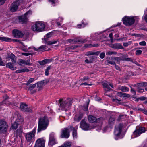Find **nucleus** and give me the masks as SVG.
<instances>
[{
  "instance_id": "nucleus-1",
  "label": "nucleus",
  "mask_w": 147,
  "mask_h": 147,
  "mask_svg": "<svg viewBox=\"0 0 147 147\" xmlns=\"http://www.w3.org/2000/svg\"><path fill=\"white\" fill-rule=\"evenodd\" d=\"M49 124V121L47 116L39 119L37 131L40 132L46 129Z\"/></svg>"
},
{
  "instance_id": "nucleus-2",
  "label": "nucleus",
  "mask_w": 147,
  "mask_h": 147,
  "mask_svg": "<svg viewBox=\"0 0 147 147\" xmlns=\"http://www.w3.org/2000/svg\"><path fill=\"white\" fill-rule=\"evenodd\" d=\"M58 105L62 109H65L67 111L70 109L73 102L72 100L70 99H67L66 100H63V99H60L59 100Z\"/></svg>"
},
{
  "instance_id": "nucleus-3",
  "label": "nucleus",
  "mask_w": 147,
  "mask_h": 147,
  "mask_svg": "<svg viewBox=\"0 0 147 147\" xmlns=\"http://www.w3.org/2000/svg\"><path fill=\"white\" fill-rule=\"evenodd\" d=\"M123 126V124L121 123L115 126V128L114 133L115 136V139L116 140H117L119 138H123V136L121 134L122 129Z\"/></svg>"
},
{
  "instance_id": "nucleus-4",
  "label": "nucleus",
  "mask_w": 147,
  "mask_h": 147,
  "mask_svg": "<svg viewBox=\"0 0 147 147\" xmlns=\"http://www.w3.org/2000/svg\"><path fill=\"white\" fill-rule=\"evenodd\" d=\"M45 28V26L43 24L38 22L33 25L31 28L34 31L39 32L43 31Z\"/></svg>"
},
{
  "instance_id": "nucleus-5",
  "label": "nucleus",
  "mask_w": 147,
  "mask_h": 147,
  "mask_svg": "<svg viewBox=\"0 0 147 147\" xmlns=\"http://www.w3.org/2000/svg\"><path fill=\"white\" fill-rule=\"evenodd\" d=\"M36 131V128H34L32 131L25 133V137L27 142L30 143L33 140L35 137V133Z\"/></svg>"
},
{
  "instance_id": "nucleus-6",
  "label": "nucleus",
  "mask_w": 147,
  "mask_h": 147,
  "mask_svg": "<svg viewBox=\"0 0 147 147\" xmlns=\"http://www.w3.org/2000/svg\"><path fill=\"white\" fill-rule=\"evenodd\" d=\"M123 23L127 26H129L132 25L134 23L135 20L133 17L125 16L122 19Z\"/></svg>"
},
{
  "instance_id": "nucleus-7",
  "label": "nucleus",
  "mask_w": 147,
  "mask_h": 147,
  "mask_svg": "<svg viewBox=\"0 0 147 147\" xmlns=\"http://www.w3.org/2000/svg\"><path fill=\"white\" fill-rule=\"evenodd\" d=\"M23 1V0H16L12 4L10 7V10L12 12L16 11L18 8V6Z\"/></svg>"
},
{
  "instance_id": "nucleus-8",
  "label": "nucleus",
  "mask_w": 147,
  "mask_h": 147,
  "mask_svg": "<svg viewBox=\"0 0 147 147\" xmlns=\"http://www.w3.org/2000/svg\"><path fill=\"white\" fill-rule=\"evenodd\" d=\"M8 127L7 124L5 121L0 120V133L6 132Z\"/></svg>"
},
{
  "instance_id": "nucleus-9",
  "label": "nucleus",
  "mask_w": 147,
  "mask_h": 147,
  "mask_svg": "<svg viewBox=\"0 0 147 147\" xmlns=\"http://www.w3.org/2000/svg\"><path fill=\"white\" fill-rule=\"evenodd\" d=\"M146 131L145 128L143 127H137L133 132L135 137H137L140 136L142 133H144Z\"/></svg>"
},
{
  "instance_id": "nucleus-10",
  "label": "nucleus",
  "mask_w": 147,
  "mask_h": 147,
  "mask_svg": "<svg viewBox=\"0 0 147 147\" xmlns=\"http://www.w3.org/2000/svg\"><path fill=\"white\" fill-rule=\"evenodd\" d=\"M31 11L29 10L25 13L24 15L20 16L19 17V22L22 23L26 22L28 20L27 16L28 15L31 14Z\"/></svg>"
},
{
  "instance_id": "nucleus-11",
  "label": "nucleus",
  "mask_w": 147,
  "mask_h": 147,
  "mask_svg": "<svg viewBox=\"0 0 147 147\" xmlns=\"http://www.w3.org/2000/svg\"><path fill=\"white\" fill-rule=\"evenodd\" d=\"M127 57V55H123L122 57V59L120 57H112L111 59L112 60H116L118 62H119L121 60L129 61H132L133 59L130 58H126Z\"/></svg>"
},
{
  "instance_id": "nucleus-12",
  "label": "nucleus",
  "mask_w": 147,
  "mask_h": 147,
  "mask_svg": "<svg viewBox=\"0 0 147 147\" xmlns=\"http://www.w3.org/2000/svg\"><path fill=\"white\" fill-rule=\"evenodd\" d=\"M80 127L84 130H88L91 129L89 125L86 123L84 120L81 121L80 123Z\"/></svg>"
},
{
  "instance_id": "nucleus-13",
  "label": "nucleus",
  "mask_w": 147,
  "mask_h": 147,
  "mask_svg": "<svg viewBox=\"0 0 147 147\" xmlns=\"http://www.w3.org/2000/svg\"><path fill=\"white\" fill-rule=\"evenodd\" d=\"M56 143L54 136V134L52 133L50 134L49 136V142L48 145L49 146H52Z\"/></svg>"
},
{
  "instance_id": "nucleus-14",
  "label": "nucleus",
  "mask_w": 147,
  "mask_h": 147,
  "mask_svg": "<svg viewBox=\"0 0 147 147\" xmlns=\"http://www.w3.org/2000/svg\"><path fill=\"white\" fill-rule=\"evenodd\" d=\"M45 140L42 138L38 139L36 141L35 147H44Z\"/></svg>"
},
{
  "instance_id": "nucleus-15",
  "label": "nucleus",
  "mask_w": 147,
  "mask_h": 147,
  "mask_svg": "<svg viewBox=\"0 0 147 147\" xmlns=\"http://www.w3.org/2000/svg\"><path fill=\"white\" fill-rule=\"evenodd\" d=\"M69 129H68L65 128L64 129L62 130L61 137L67 138L69 137Z\"/></svg>"
},
{
  "instance_id": "nucleus-16",
  "label": "nucleus",
  "mask_w": 147,
  "mask_h": 147,
  "mask_svg": "<svg viewBox=\"0 0 147 147\" xmlns=\"http://www.w3.org/2000/svg\"><path fill=\"white\" fill-rule=\"evenodd\" d=\"M13 34L15 37L22 38L23 37L24 34L20 31L16 29H14L13 31Z\"/></svg>"
},
{
  "instance_id": "nucleus-17",
  "label": "nucleus",
  "mask_w": 147,
  "mask_h": 147,
  "mask_svg": "<svg viewBox=\"0 0 147 147\" xmlns=\"http://www.w3.org/2000/svg\"><path fill=\"white\" fill-rule=\"evenodd\" d=\"M21 109L24 112H28L30 113L32 112V110L27 107V105L26 104L21 103L20 105Z\"/></svg>"
},
{
  "instance_id": "nucleus-18",
  "label": "nucleus",
  "mask_w": 147,
  "mask_h": 147,
  "mask_svg": "<svg viewBox=\"0 0 147 147\" xmlns=\"http://www.w3.org/2000/svg\"><path fill=\"white\" fill-rule=\"evenodd\" d=\"M68 41L70 43L74 44L77 43L78 42L82 43H84L86 42L87 40L85 39H78V40L70 39L68 40Z\"/></svg>"
},
{
  "instance_id": "nucleus-19",
  "label": "nucleus",
  "mask_w": 147,
  "mask_h": 147,
  "mask_svg": "<svg viewBox=\"0 0 147 147\" xmlns=\"http://www.w3.org/2000/svg\"><path fill=\"white\" fill-rule=\"evenodd\" d=\"M111 47L115 49H123V47L122 45L120 43H115L111 45Z\"/></svg>"
},
{
  "instance_id": "nucleus-20",
  "label": "nucleus",
  "mask_w": 147,
  "mask_h": 147,
  "mask_svg": "<svg viewBox=\"0 0 147 147\" xmlns=\"http://www.w3.org/2000/svg\"><path fill=\"white\" fill-rule=\"evenodd\" d=\"M115 119V116L113 115L111 116L109 119V124L110 125H113L114 124Z\"/></svg>"
},
{
  "instance_id": "nucleus-21",
  "label": "nucleus",
  "mask_w": 147,
  "mask_h": 147,
  "mask_svg": "<svg viewBox=\"0 0 147 147\" xmlns=\"http://www.w3.org/2000/svg\"><path fill=\"white\" fill-rule=\"evenodd\" d=\"M88 120L90 123H92L96 121H97L98 119H97L95 117L90 115L88 116Z\"/></svg>"
},
{
  "instance_id": "nucleus-22",
  "label": "nucleus",
  "mask_w": 147,
  "mask_h": 147,
  "mask_svg": "<svg viewBox=\"0 0 147 147\" xmlns=\"http://www.w3.org/2000/svg\"><path fill=\"white\" fill-rule=\"evenodd\" d=\"M6 66L8 68L13 70H14L16 69V68L14 67L13 63L11 62H10L7 63L6 64Z\"/></svg>"
},
{
  "instance_id": "nucleus-23",
  "label": "nucleus",
  "mask_w": 147,
  "mask_h": 147,
  "mask_svg": "<svg viewBox=\"0 0 147 147\" xmlns=\"http://www.w3.org/2000/svg\"><path fill=\"white\" fill-rule=\"evenodd\" d=\"M117 95L121 97L129 98L130 97V95L126 93H122L121 92H118L117 93Z\"/></svg>"
},
{
  "instance_id": "nucleus-24",
  "label": "nucleus",
  "mask_w": 147,
  "mask_h": 147,
  "mask_svg": "<svg viewBox=\"0 0 147 147\" xmlns=\"http://www.w3.org/2000/svg\"><path fill=\"white\" fill-rule=\"evenodd\" d=\"M83 117V115L80 114L79 115H76L74 118V120L75 121L79 122Z\"/></svg>"
},
{
  "instance_id": "nucleus-25",
  "label": "nucleus",
  "mask_w": 147,
  "mask_h": 147,
  "mask_svg": "<svg viewBox=\"0 0 147 147\" xmlns=\"http://www.w3.org/2000/svg\"><path fill=\"white\" fill-rule=\"evenodd\" d=\"M8 57L11 59V61L13 63H16V57L13 54L11 53L9 55Z\"/></svg>"
},
{
  "instance_id": "nucleus-26",
  "label": "nucleus",
  "mask_w": 147,
  "mask_h": 147,
  "mask_svg": "<svg viewBox=\"0 0 147 147\" xmlns=\"http://www.w3.org/2000/svg\"><path fill=\"white\" fill-rule=\"evenodd\" d=\"M102 85L104 88H105L106 89L105 90L107 91H109L110 90L111 88L109 86L108 84L105 82H102Z\"/></svg>"
},
{
  "instance_id": "nucleus-27",
  "label": "nucleus",
  "mask_w": 147,
  "mask_h": 147,
  "mask_svg": "<svg viewBox=\"0 0 147 147\" xmlns=\"http://www.w3.org/2000/svg\"><path fill=\"white\" fill-rule=\"evenodd\" d=\"M18 64L19 65L22 66V64H25L26 65H30L29 63H26V61L24 60L20 59H19V61L18 63Z\"/></svg>"
},
{
  "instance_id": "nucleus-28",
  "label": "nucleus",
  "mask_w": 147,
  "mask_h": 147,
  "mask_svg": "<svg viewBox=\"0 0 147 147\" xmlns=\"http://www.w3.org/2000/svg\"><path fill=\"white\" fill-rule=\"evenodd\" d=\"M0 40L2 41L9 42L11 40V39L10 38L8 37L0 36Z\"/></svg>"
},
{
  "instance_id": "nucleus-29",
  "label": "nucleus",
  "mask_w": 147,
  "mask_h": 147,
  "mask_svg": "<svg viewBox=\"0 0 147 147\" xmlns=\"http://www.w3.org/2000/svg\"><path fill=\"white\" fill-rule=\"evenodd\" d=\"M45 85L43 83L42 81L39 82H38L37 83V87H38L39 88H42L43 86Z\"/></svg>"
},
{
  "instance_id": "nucleus-30",
  "label": "nucleus",
  "mask_w": 147,
  "mask_h": 147,
  "mask_svg": "<svg viewBox=\"0 0 147 147\" xmlns=\"http://www.w3.org/2000/svg\"><path fill=\"white\" fill-rule=\"evenodd\" d=\"M22 129H19L17 130V136L21 137L22 136Z\"/></svg>"
},
{
  "instance_id": "nucleus-31",
  "label": "nucleus",
  "mask_w": 147,
  "mask_h": 147,
  "mask_svg": "<svg viewBox=\"0 0 147 147\" xmlns=\"http://www.w3.org/2000/svg\"><path fill=\"white\" fill-rule=\"evenodd\" d=\"M120 90L123 92H128L129 91V88L125 86H121L120 87Z\"/></svg>"
},
{
  "instance_id": "nucleus-32",
  "label": "nucleus",
  "mask_w": 147,
  "mask_h": 147,
  "mask_svg": "<svg viewBox=\"0 0 147 147\" xmlns=\"http://www.w3.org/2000/svg\"><path fill=\"white\" fill-rule=\"evenodd\" d=\"M62 146L63 147H70L71 146V144L70 142H65Z\"/></svg>"
},
{
  "instance_id": "nucleus-33",
  "label": "nucleus",
  "mask_w": 147,
  "mask_h": 147,
  "mask_svg": "<svg viewBox=\"0 0 147 147\" xmlns=\"http://www.w3.org/2000/svg\"><path fill=\"white\" fill-rule=\"evenodd\" d=\"M131 75H134L133 73L130 71H127L125 74V76L126 78H128Z\"/></svg>"
},
{
  "instance_id": "nucleus-34",
  "label": "nucleus",
  "mask_w": 147,
  "mask_h": 147,
  "mask_svg": "<svg viewBox=\"0 0 147 147\" xmlns=\"http://www.w3.org/2000/svg\"><path fill=\"white\" fill-rule=\"evenodd\" d=\"M51 69V66H49L47 67V69H45V74L46 76H48L49 75V72L50 70Z\"/></svg>"
},
{
  "instance_id": "nucleus-35",
  "label": "nucleus",
  "mask_w": 147,
  "mask_h": 147,
  "mask_svg": "<svg viewBox=\"0 0 147 147\" xmlns=\"http://www.w3.org/2000/svg\"><path fill=\"white\" fill-rule=\"evenodd\" d=\"M18 123L16 122H14L12 124L11 128L12 129H16L18 127Z\"/></svg>"
},
{
  "instance_id": "nucleus-36",
  "label": "nucleus",
  "mask_w": 147,
  "mask_h": 147,
  "mask_svg": "<svg viewBox=\"0 0 147 147\" xmlns=\"http://www.w3.org/2000/svg\"><path fill=\"white\" fill-rule=\"evenodd\" d=\"M46 47V45H42L40 46L39 48V51H42L45 49Z\"/></svg>"
},
{
  "instance_id": "nucleus-37",
  "label": "nucleus",
  "mask_w": 147,
  "mask_h": 147,
  "mask_svg": "<svg viewBox=\"0 0 147 147\" xmlns=\"http://www.w3.org/2000/svg\"><path fill=\"white\" fill-rule=\"evenodd\" d=\"M57 42V41L52 40L51 41H49L47 42V44L48 45H50L56 43Z\"/></svg>"
},
{
  "instance_id": "nucleus-38",
  "label": "nucleus",
  "mask_w": 147,
  "mask_h": 147,
  "mask_svg": "<svg viewBox=\"0 0 147 147\" xmlns=\"http://www.w3.org/2000/svg\"><path fill=\"white\" fill-rule=\"evenodd\" d=\"M3 101H4L5 102L6 100H7L9 98V97L7 95V94H5L3 96Z\"/></svg>"
},
{
  "instance_id": "nucleus-39",
  "label": "nucleus",
  "mask_w": 147,
  "mask_h": 147,
  "mask_svg": "<svg viewBox=\"0 0 147 147\" xmlns=\"http://www.w3.org/2000/svg\"><path fill=\"white\" fill-rule=\"evenodd\" d=\"M38 62L41 65H44L46 64L45 59L43 60L42 61H39Z\"/></svg>"
},
{
  "instance_id": "nucleus-40",
  "label": "nucleus",
  "mask_w": 147,
  "mask_h": 147,
  "mask_svg": "<svg viewBox=\"0 0 147 147\" xmlns=\"http://www.w3.org/2000/svg\"><path fill=\"white\" fill-rule=\"evenodd\" d=\"M87 24H88L87 23L85 24H84V22H82V24L78 25V28H81V27H85L87 25Z\"/></svg>"
},
{
  "instance_id": "nucleus-41",
  "label": "nucleus",
  "mask_w": 147,
  "mask_h": 147,
  "mask_svg": "<svg viewBox=\"0 0 147 147\" xmlns=\"http://www.w3.org/2000/svg\"><path fill=\"white\" fill-rule=\"evenodd\" d=\"M36 86V84H33V85L30 84L29 86V89L30 90H32L34 89Z\"/></svg>"
},
{
  "instance_id": "nucleus-42",
  "label": "nucleus",
  "mask_w": 147,
  "mask_h": 147,
  "mask_svg": "<svg viewBox=\"0 0 147 147\" xmlns=\"http://www.w3.org/2000/svg\"><path fill=\"white\" fill-rule=\"evenodd\" d=\"M86 55L88 56L90 55H94V52L91 51H89L87 52L86 53Z\"/></svg>"
},
{
  "instance_id": "nucleus-43",
  "label": "nucleus",
  "mask_w": 147,
  "mask_h": 147,
  "mask_svg": "<svg viewBox=\"0 0 147 147\" xmlns=\"http://www.w3.org/2000/svg\"><path fill=\"white\" fill-rule=\"evenodd\" d=\"M117 52H114V51H109L108 52H107V53H106V54L107 55L108 54V55H112L113 54L116 55V54H117Z\"/></svg>"
},
{
  "instance_id": "nucleus-44",
  "label": "nucleus",
  "mask_w": 147,
  "mask_h": 147,
  "mask_svg": "<svg viewBox=\"0 0 147 147\" xmlns=\"http://www.w3.org/2000/svg\"><path fill=\"white\" fill-rule=\"evenodd\" d=\"M89 101L87 103V105L86 106H83V110L84 111H86L88 110V105L89 104Z\"/></svg>"
},
{
  "instance_id": "nucleus-45",
  "label": "nucleus",
  "mask_w": 147,
  "mask_h": 147,
  "mask_svg": "<svg viewBox=\"0 0 147 147\" xmlns=\"http://www.w3.org/2000/svg\"><path fill=\"white\" fill-rule=\"evenodd\" d=\"M142 51L140 50H137L136 51V55H140L142 53Z\"/></svg>"
},
{
  "instance_id": "nucleus-46",
  "label": "nucleus",
  "mask_w": 147,
  "mask_h": 147,
  "mask_svg": "<svg viewBox=\"0 0 147 147\" xmlns=\"http://www.w3.org/2000/svg\"><path fill=\"white\" fill-rule=\"evenodd\" d=\"M77 134V130L74 129L73 131V136L74 137L76 136Z\"/></svg>"
},
{
  "instance_id": "nucleus-47",
  "label": "nucleus",
  "mask_w": 147,
  "mask_h": 147,
  "mask_svg": "<svg viewBox=\"0 0 147 147\" xmlns=\"http://www.w3.org/2000/svg\"><path fill=\"white\" fill-rule=\"evenodd\" d=\"M5 63L2 61V59L0 57V66H5Z\"/></svg>"
},
{
  "instance_id": "nucleus-48",
  "label": "nucleus",
  "mask_w": 147,
  "mask_h": 147,
  "mask_svg": "<svg viewBox=\"0 0 147 147\" xmlns=\"http://www.w3.org/2000/svg\"><path fill=\"white\" fill-rule=\"evenodd\" d=\"M105 55V53L103 52L101 53L100 55V57L101 59H103Z\"/></svg>"
},
{
  "instance_id": "nucleus-49",
  "label": "nucleus",
  "mask_w": 147,
  "mask_h": 147,
  "mask_svg": "<svg viewBox=\"0 0 147 147\" xmlns=\"http://www.w3.org/2000/svg\"><path fill=\"white\" fill-rule=\"evenodd\" d=\"M131 92L133 93L134 95H136V92L135 90L133 88H132L131 87Z\"/></svg>"
},
{
  "instance_id": "nucleus-50",
  "label": "nucleus",
  "mask_w": 147,
  "mask_h": 147,
  "mask_svg": "<svg viewBox=\"0 0 147 147\" xmlns=\"http://www.w3.org/2000/svg\"><path fill=\"white\" fill-rule=\"evenodd\" d=\"M137 86H137V88L138 89L139 88V87H140L143 86L142 82L139 83H138L137 84Z\"/></svg>"
},
{
  "instance_id": "nucleus-51",
  "label": "nucleus",
  "mask_w": 147,
  "mask_h": 147,
  "mask_svg": "<svg viewBox=\"0 0 147 147\" xmlns=\"http://www.w3.org/2000/svg\"><path fill=\"white\" fill-rule=\"evenodd\" d=\"M139 44L141 46H145L146 45V43L144 41L140 42Z\"/></svg>"
},
{
  "instance_id": "nucleus-52",
  "label": "nucleus",
  "mask_w": 147,
  "mask_h": 147,
  "mask_svg": "<svg viewBox=\"0 0 147 147\" xmlns=\"http://www.w3.org/2000/svg\"><path fill=\"white\" fill-rule=\"evenodd\" d=\"M30 70L27 69H21V72H29Z\"/></svg>"
},
{
  "instance_id": "nucleus-53",
  "label": "nucleus",
  "mask_w": 147,
  "mask_h": 147,
  "mask_svg": "<svg viewBox=\"0 0 147 147\" xmlns=\"http://www.w3.org/2000/svg\"><path fill=\"white\" fill-rule=\"evenodd\" d=\"M46 61V63H50L51 62L52 60L53 59H45Z\"/></svg>"
},
{
  "instance_id": "nucleus-54",
  "label": "nucleus",
  "mask_w": 147,
  "mask_h": 147,
  "mask_svg": "<svg viewBox=\"0 0 147 147\" xmlns=\"http://www.w3.org/2000/svg\"><path fill=\"white\" fill-rule=\"evenodd\" d=\"M34 80V78H30L28 81V82L29 83H31L32 82H33Z\"/></svg>"
},
{
  "instance_id": "nucleus-55",
  "label": "nucleus",
  "mask_w": 147,
  "mask_h": 147,
  "mask_svg": "<svg viewBox=\"0 0 147 147\" xmlns=\"http://www.w3.org/2000/svg\"><path fill=\"white\" fill-rule=\"evenodd\" d=\"M42 81L45 85L47 83L49 82V80L48 79H47Z\"/></svg>"
},
{
  "instance_id": "nucleus-56",
  "label": "nucleus",
  "mask_w": 147,
  "mask_h": 147,
  "mask_svg": "<svg viewBox=\"0 0 147 147\" xmlns=\"http://www.w3.org/2000/svg\"><path fill=\"white\" fill-rule=\"evenodd\" d=\"M113 102H116L118 103V102H120L121 101L120 100H118L117 98L113 99L112 100Z\"/></svg>"
},
{
  "instance_id": "nucleus-57",
  "label": "nucleus",
  "mask_w": 147,
  "mask_h": 147,
  "mask_svg": "<svg viewBox=\"0 0 147 147\" xmlns=\"http://www.w3.org/2000/svg\"><path fill=\"white\" fill-rule=\"evenodd\" d=\"M138 92L139 93H143L144 92V89H140L139 88L138 89Z\"/></svg>"
},
{
  "instance_id": "nucleus-58",
  "label": "nucleus",
  "mask_w": 147,
  "mask_h": 147,
  "mask_svg": "<svg viewBox=\"0 0 147 147\" xmlns=\"http://www.w3.org/2000/svg\"><path fill=\"white\" fill-rule=\"evenodd\" d=\"M125 115H120L119 116L118 118L117 119V121H120L122 119V117L123 116H124Z\"/></svg>"
},
{
  "instance_id": "nucleus-59",
  "label": "nucleus",
  "mask_w": 147,
  "mask_h": 147,
  "mask_svg": "<svg viewBox=\"0 0 147 147\" xmlns=\"http://www.w3.org/2000/svg\"><path fill=\"white\" fill-rule=\"evenodd\" d=\"M138 99L141 101H143L146 99V97L144 96H142L138 98Z\"/></svg>"
},
{
  "instance_id": "nucleus-60",
  "label": "nucleus",
  "mask_w": 147,
  "mask_h": 147,
  "mask_svg": "<svg viewBox=\"0 0 147 147\" xmlns=\"http://www.w3.org/2000/svg\"><path fill=\"white\" fill-rule=\"evenodd\" d=\"M52 35V33L49 32L47 33L46 35V37L47 38H49L51 37Z\"/></svg>"
},
{
  "instance_id": "nucleus-61",
  "label": "nucleus",
  "mask_w": 147,
  "mask_h": 147,
  "mask_svg": "<svg viewBox=\"0 0 147 147\" xmlns=\"http://www.w3.org/2000/svg\"><path fill=\"white\" fill-rule=\"evenodd\" d=\"M96 58V57L95 56H91L89 57V58L90 60V61H92V62Z\"/></svg>"
},
{
  "instance_id": "nucleus-62",
  "label": "nucleus",
  "mask_w": 147,
  "mask_h": 147,
  "mask_svg": "<svg viewBox=\"0 0 147 147\" xmlns=\"http://www.w3.org/2000/svg\"><path fill=\"white\" fill-rule=\"evenodd\" d=\"M85 62L86 63H88V64L92 63V61L89 60L88 59L85 60Z\"/></svg>"
},
{
  "instance_id": "nucleus-63",
  "label": "nucleus",
  "mask_w": 147,
  "mask_h": 147,
  "mask_svg": "<svg viewBox=\"0 0 147 147\" xmlns=\"http://www.w3.org/2000/svg\"><path fill=\"white\" fill-rule=\"evenodd\" d=\"M22 55L26 56H28L29 55H32V54L31 53H23Z\"/></svg>"
},
{
  "instance_id": "nucleus-64",
  "label": "nucleus",
  "mask_w": 147,
  "mask_h": 147,
  "mask_svg": "<svg viewBox=\"0 0 147 147\" xmlns=\"http://www.w3.org/2000/svg\"><path fill=\"white\" fill-rule=\"evenodd\" d=\"M89 79V78L88 76H86L84 77L83 78V81H85L86 80H88Z\"/></svg>"
}]
</instances>
